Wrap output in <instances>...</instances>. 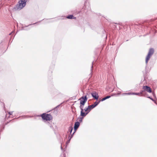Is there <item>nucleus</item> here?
Instances as JSON below:
<instances>
[{
	"label": "nucleus",
	"instance_id": "f257e3e1",
	"mask_svg": "<svg viewBox=\"0 0 157 157\" xmlns=\"http://www.w3.org/2000/svg\"><path fill=\"white\" fill-rule=\"evenodd\" d=\"M79 100H80V109H82V108H83L84 105L85 103L87 101V98L86 96L84 97L82 96L81 98L79 99Z\"/></svg>",
	"mask_w": 157,
	"mask_h": 157
},
{
	"label": "nucleus",
	"instance_id": "f03ea898",
	"mask_svg": "<svg viewBox=\"0 0 157 157\" xmlns=\"http://www.w3.org/2000/svg\"><path fill=\"white\" fill-rule=\"evenodd\" d=\"M81 109V116L83 117H85L90 111V110L88 106L87 108H85L84 109L82 108Z\"/></svg>",
	"mask_w": 157,
	"mask_h": 157
},
{
	"label": "nucleus",
	"instance_id": "7ed1b4c3",
	"mask_svg": "<svg viewBox=\"0 0 157 157\" xmlns=\"http://www.w3.org/2000/svg\"><path fill=\"white\" fill-rule=\"evenodd\" d=\"M154 52V50L153 48H151L149 49L148 54L146 58L145 62L146 64H147L148 61L150 59L151 56L153 54Z\"/></svg>",
	"mask_w": 157,
	"mask_h": 157
},
{
	"label": "nucleus",
	"instance_id": "20e7f679",
	"mask_svg": "<svg viewBox=\"0 0 157 157\" xmlns=\"http://www.w3.org/2000/svg\"><path fill=\"white\" fill-rule=\"evenodd\" d=\"M42 119L46 121H50L52 119V117L50 114L44 113L41 115Z\"/></svg>",
	"mask_w": 157,
	"mask_h": 157
},
{
	"label": "nucleus",
	"instance_id": "39448f33",
	"mask_svg": "<svg viewBox=\"0 0 157 157\" xmlns=\"http://www.w3.org/2000/svg\"><path fill=\"white\" fill-rule=\"evenodd\" d=\"M26 0H21L19 1V5L17 7V8L21 9L24 7L26 5Z\"/></svg>",
	"mask_w": 157,
	"mask_h": 157
},
{
	"label": "nucleus",
	"instance_id": "423d86ee",
	"mask_svg": "<svg viewBox=\"0 0 157 157\" xmlns=\"http://www.w3.org/2000/svg\"><path fill=\"white\" fill-rule=\"evenodd\" d=\"M93 98L97 100L98 98V93L95 91H93L91 93Z\"/></svg>",
	"mask_w": 157,
	"mask_h": 157
},
{
	"label": "nucleus",
	"instance_id": "0eeeda50",
	"mask_svg": "<svg viewBox=\"0 0 157 157\" xmlns=\"http://www.w3.org/2000/svg\"><path fill=\"white\" fill-rule=\"evenodd\" d=\"M143 89L144 90V91H146L148 92L151 93L152 92L151 89L148 86H143Z\"/></svg>",
	"mask_w": 157,
	"mask_h": 157
},
{
	"label": "nucleus",
	"instance_id": "6e6552de",
	"mask_svg": "<svg viewBox=\"0 0 157 157\" xmlns=\"http://www.w3.org/2000/svg\"><path fill=\"white\" fill-rule=\"evenodd\" d=\"M80 125V123L79 122H77L75 123L74 126V129L76 130L79 127Z\"/></svg>",
	"mask_w": 157,
	"mask_h": 157
},
{
	"label": "nucleus",
	"instance_id": "1a4fd4ad",
	"mask_svg": "<svg viewBox=\"0 0 157 157\" xmlns=\"http://www.w3.org/2000/svg\"><path fill=\"white\" fill-rule=\"evenodd\" d=\"M67 18L68 19H75V17H73L72 15H70L67 17Z\"/></svg>",
	"mask_w": 157,
	"mask_h": 157
},
{
	"label": "nucleus",
	"instance_id": "9d476101",
	"mask_svg": "<svg viewBox=\"0 0 157 157\" xmlns=\"http://www.w3.org/2000/svg\"><path fill=\"white\" fill-rule=\"evenodd\" d=\"M88 106L89 107V108H90V110L92 109H93L94 108V107H95V106L93 104L89 105Z\"/></svg>",
	"mask_w": 157,
	"mask_h": 157
},
{
	"label": "nucleus",
	"instance_id": "9b49d317",
	"mask_svg": "<svg viewBox=\"0 0 157 157\" xmlns=\"http://www.w3.org/2000/svg\"><path fill=\"white\" fill-rule=\"evenodd\" d=\"M100 101H99L98 102L96 101L94 102V104L93 105L95 106V107L96 106H97L99 104V103H100Z\"/></svg>",
	"mask_w": 157,
	"mask_h": 157
},
{
	"label": "nucleus",
	"instance_id": "f8f14e48",
	"mask_svg": "<svg viewBox=\"0 0 157 157\" xmlns=\"http://www.w3.org/2000/svg\"><path fill=\"white\" fill-rule=\"evenodd\" d=\"M132 95H136L139 96H140L141 95V93H132Z\"/></svg>",
	"mask_w": 157,
	"mask_h": 157
},
{
	"label": "nucleus",
	"instance_id": "ddd939ff",
	"mask_svg": "<svg viewBox=\"0 0 157 157\" xmlns=\"http://www.w3.org/2000/svg\"><path fill=\"white\" fill-rule=\"evenodd\" d=\"M132 93H124L122 94L123 95H132Z\"/></svg>",
	"mask_w": 157,
	"mask_h": 157
},
{
	"label": "nucleus",
	"instance_id": "4468645a",
	"mask_svg": "<svg viewBox=\"0 0 157 157\" xmlns=\"http://www.w3.org/2000/svg\"><path fill=\"white\" fill-rule=\"evenodd\" d=\"M72 130H73L72 127L71 126L70 127L69 129V132H70V133H71Z\"/></svg>",
	"mask_w": 157,
	"mask_h": 157
},
{
	"label": "nucleus",
	"instance_id": "2eb2a0df",
	"mask_svg": "<svg viewBox=\"0 0 157 157\" xmlns=\"http://www.w3.org/2000/svg\"><path fill=\"white\" fill-rule=\"evenodd\" d=\"M148 98L150 99L151 100H152V101H154L155 103L156 104H156V103L155 101L152 99V98H151L150 97H148Z\"/></svg>",
	"mask_w": 157,
	"mask_h": 157
},
{
	"label": "nucleus",
	"instance_id": "dca6fc26",
	"mask_svg": "<svg viewBox=\"0 0 157 157\" xmlns=\"http://www.w3.org/2000/svg\"><path fill=\"white\" fill-rule=\"evenodd\" d=\"M83 119V118H78V120L80 122L82 121V120Z\"/></svg>",
	"mask_w": 157,
	"mask_h": 157
},
{
	"label": "nucleus",
	"instance_id": "f3484780",
	"mask_svg": "<svg viewBox=\"0 0 157 157\" xmlns=\"http://www.w3.org/2000/svg\"><path fill=\"white\" fill-rule=\"evenodd\" d=\"M106 100V98H105H105H102V99H101V101H104V100Z\"/></svg>",
	"mask_w": 157,
	"mask_h": 157
},
{
	"label": "nucleus",
	"instance_id": "a211bd4d",
	"mask_svg": "<svg viewBox=\"0 0 157 157\" xmlns=\"http://www.w3.org/2000/svg\"><path fill=\"white\" fill-rule=\"evenodd\" d=\"M110 96H107L105 98L106 99H107L110 98Z\"/></svg>",
	"mask_w": 157,
	"mask_h": 157
},
{
	"label": "nucleus",
	"instance_id": "6ab92c4d",
	"mask_svg": "<svg viewBox=\"0 0 157 157\" xmlns=\"http://www.w3.org/2000/svg\"><path fill=\"white\" fill-rule=\"evenodd\" d=\"M8 113L10 115H11L12 114V113H13V112H8Z\"/></svg>",
	"mask_w": 157,
	"mask_h": 157
},
{
	"label": "nucleus",
	"instance_id": "aec40b11",
	"mask_svg": "<svg viewBox=\"0 0 157 157\" xmlns=\"http://www.w3.org/2000/svg\"><path fill=\"white\" fill-rule=\"evenodd\" d=\"M144 90H142L141 91V92L140 93H141V94H142V93H143V92H144Z\"/></svg>",
	"mask_w": 157,
	"mask_h": 157
},
{
	"label": "nucleus",
	"instance_id": "412c9836",
	"mask_svg": "<svg viewBox=\"0 0 157 157\" xmlns=\"http://www.w3.org/2000/svg\"><path fill=\"white\" fill-rule=\"evenodd\" d=\"M153 96L154 97H155V94L154 93H153Z\"/></svg>",
	"mask_w": 157,
	"mask_h": 157
},
{
	"label": "nucleus",
	"instance_id": "4be33fe9",
	"mask_svg": "<svg viewBox=\"0 0 157 157\" xmlns=\"http://www.w3.org/2000/svg\"><path fill=\"white\" fill-rule=\"evenodd\" d=\"M93 67V66L92 65V67H91L92 68ZM92 70V69H91V70Z\"/></svg>",
	"mask_w": 157,
	"mask_h": 157
},
{
	"label": "nucleus",
	"instance_id": "5701e85b",
	"mask_svg": "<svg viewBox=\"0 0 157 157\" xmlns=\"http://www.w3.org/2000/svg\"><path fill=\"white\" fill-rule=\"evenodd\" d=\"M11 33H10V35H11Z\"/></svg>",
	"mask_w": 157,
	"mask_h": 157
},
{
	"label": "nucleus",
	"instance_id": "b1692460",
	"mask_svg": "<svg viewBox=\"0 0 157 157\" xmlns=\"http://www.w3.org/2000/svg\"><path fill=\"white\" fill-rule=\"evenodd\" d=\"M120 94V93H119V94Z\"/></svg>",
	"mask_w": 157,
	"mask_h": 157
}]
</instances>
